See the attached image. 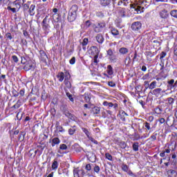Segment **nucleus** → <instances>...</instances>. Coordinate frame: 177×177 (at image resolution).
<instances>
[{
    "label": "nucleus",
    "instance_id": "51",
    "mask_svg": "<svg viewBox=\"0 0 177 177\" xmlns=\"http://www.w3.org/2000/svg\"><path fill=\"white\" fill-rule=\"evenodd\" d=\"M12 93L15 97H17V96H19V92H17L16 90H12Z\"/></svg>",
    "mask_w": 177,
    "mask_h": 177
},
{
    "label": "nucleus",
    "instance_id": "52",
    "mask_svg": "<svg viewBox=\"0 0 177 177\" xmlns=\"http://www.w3.org/2000/svg\"><path fill=\"white\" fill-rule=\"evenodd\" d=\"M70 64H75V57H73L70 61H69Z\"/></svg>",
    "mask_w": 177,
    "mask_h": 177
},
{
    "label": "nucleus",
    "instance_id": "46",
    "mask_svg": "<svg viewBox=\"0 0 177 177\" xmlns=\"http://www.w3.org/2000/svg\"><path fill=\"white\" fill-rule=\"evenodd\" d=\"M6 38H8V39H10V41H12V39H13V37H12V34L10 32H7L6 34Z\"/></svg>",
    "mask_w": 177,
    "mask_h": 177
},
{
    "label": "nucleus",
    "instance_id": "13",
    "mask_svg": "<svg viewBox=\"0 0 177 177\" xmlns=\"http://www.w3.org/2000/svg\"><path fill=\"white\" fill-rule=\"evenodd\" d=\"M129 53V49L127 48L122 47L119 49V53H120V55H128Z\"/></svg>",
    "mask_w": 177,
    "mask_h": 177
},
{
    "label": "nucleus",
    "instance_id": "54",
    "mask_svg": "<svg viewBox=\"0 0 177 177\" xmlns=\"http://www.w3.org/2000/svg\"><path fill=\"white\" fill-rule=\"evenodd\" d=\"M108 85L112 88H114V86H115V83H114L113 81H111L108 82Z\"/></svg>",
    "mask_w": 177,
    "mask_h": 177
},
{
    "label": "nucleus",
    "instance_id": "6",
    "mask_svg": "<svg viewBox=\"0 0 177 177\" xmlns=\"http://www.w3.org/2000/svg\"><path fill=\"white\" fill-rule=\"evenodd\" d=\"M106 28L105 22H97V24L93 26V28L95 32H102V30H104Z\"/></svg>",
    "mask_w": 177,
    "mask_h": 177
},
{
    "label": "nucleus",
    "instance_id": "44",
    "mask_svg": "<svg viewBox=\"0 0 177 177\" xmlns=\"http://www.w3.org/2000/svg\"><path fill=\"white\" fill-rule=\"evenodd\" d=\"M145 55L147 56V57H153V56H154V54H153L151 51H147L145 52Z\"/></svg>",
    "mask_w": 177,
    "mask_h": 177
},
{
    "label": "nucleus",
    "instance_id": "48",
    "mask_svg": "<svg viewBox=\"0 0 177 177\" xmlns=\"http://www.w3.org/2000/svg\"><path fill=\"white\" fill-rule=\"evenodd\" d=\"M12 60H13V62H14L15 63H18V62H19V58L17 57V56H16V55H12Z\"/></svg>",
    "mask_w": 177,
    "mask_h": 177
},
{
    "label": "nucleus",
    "instance_id": "28",
    "mask_svg": "<svg viewBox=\"0 0 177 177\" xmlns=\"http://www.w3.org/2000/svg\"><path fill=\"white\" fill-rule=\"evenodd\" d=\"M82 130L84 132V133H85V135L87 136V138L91 136V132H89V130H88V129L82 127Z\"/></svg>",
    "mask_w": 177,
    "mask_h": 177
},
{
    "label": "nucleus",
    "instance_id": "7",
    "mask_svg": "<svg viewBox=\"0 0 177 177\" xmlns=\"http://www.w3.org/2000/svg\"><path fill=\"white\" fill-rule=\"evenodd\" d=\"M167 86L170 89V91H174L177 88V80L175 82V80L171 79L167 82Z\"/></svg>",
    "mask_w": 177,
    "mask_h": 177
},
{
    "label": "nucleus",
    "instance_id": "20",
    "mask_svg": "<svg viewBox=\"0 0 177 177\" xmlns=\"http://www.w3.org/2000/svg\"><path fill=\"white\" fill-rule=\"evenodd\" d=\"M161 91H162V89L158 88H156L153 91V95H155V96H160V94L161 93Z\"/></svg>",
    "mask_w": 177,
    "mask_h": 177
},
{
    "label": "nucleus",
    "instance_id": "43",
    "mask_svg": "<svg viewBox=\"0 0 177 177\" xmlns=\"http://www.w3.org/2000/svg\"><path fill=\"white\" fill-rule=\"evenodd\" d=\"M105 157H106V158H107V160H109V161L113 160V156H111V154H110L109 153H105Z\"/></svg>",
    "mask_w": 177,
    "mask_h": 177
},
{
    "label": "nucleus",
    "instance_id": "55",
    "mask_svg": "<svg viewBox=\"0 0 177 177\" xmlns=\"http://www.w3.org/2000/svg\"><path fill=\"white\" fill-rule=\"evenodd\" d=\"M85 169H86V171H91V169H92V166H91V164H87L86 165Z\"/></svg>",
    "mask_w": 177,
    "mask_h": 177
},
{
    "label": "nucleus",
    "instance_id": "49",
    "mask_svg": "<svg viewBox=\"0 0 177 177\" xmlns=\"http://www.w3.org/2000/svg\"><path fill=\"white\" fill-rule=\"evenodd\" d=\"M122 169L124 171V172H128V165H123L122 166Z\"/></svg>",
    "mask_w": 177,
    "mask_h": 177
},
{
    "label": "nucleus",
    "instance_id": "61",
    "mask_svg": "<svg viewBox=\"0 0 177 177\" xmlns=\"http://www.w3.org/2000/svg\"><path fill=\"white\" fill-rule=\"evenodd\" d=\"M160 124H164L165 122V119L164 118H161L159 119Z\"/></svg>",
    "mask_w": 177,
    "mask_h": 177
},
{
    "label": "nucleus",
    "instance_id": "8",
    "mask_svg": "<svg viewBox=\"0 0 177 177\" xmlns=\"http://www.w3.org/2000/svg\"><path fill=\"white\" fill-rule=\"evenodd\" d=\"M140 28H142V23L140 21H136L131 24V29L133 31H139Z\"/></svg>",
    "mask_w": 177,
    "mask_h": 177
},
{
    "label": "nucleus",
    "instance_id": "2",
    "mask_svg": "<svg viewBox=\"0 0 177 177\" xmlns=\"http://www.w3.org/2000/svg\"><path fill=\"white\" fill-rule=\"evenodd\" d=\"M147 1L146 0H135L134 3L131 4V8L136 10V12H142V9H145Z\"/></svg>",
    "mask_w": 177,
    "mask_h": 177
},
{
    "label": "nucleus",
    "instance_id": "29",
    "mask_svg": "<svg viewBox=\"0 0 177 177\" xmlns=\"http://www.w3.org/2000/svg\"><path fill=\"white\" fill-rule=\"evenodd\" d=\"M24 136H26V133L23 131L21 132L19 135V140L23 142V140H24Z\"/></svg>",
    "mask_w": 177,
    "mask_h": 177
},
{
    "label": "nucleus",
    "instance_id": "25",
    "mask_svg": "<svg viewBox=\"0 0 177 177\" xmlns=\"http://www.w3.org/2000/svg\"><path fill=\"white\" fill-rule=\"evenodd\" d=\"M92 111L94 115L100 114V108H99L97 106H95L94 108H93Z\"/></svg>",
    "mask_w": 177,
    "mask_h": 177
},
{
    "label": "nucleus",
    "instance_id": "32",
    "mask_svg": "<svg viewBox=\"0 0 177 177\" xmlns=\"http://www.w3.org/2000/svg\"><path fill=\"white\" fill-rule=\"evenodd\" d=\"M95 15L97 17H100V19H103V17H104V14L102 11L96 12Z\"/></svg>",
    "mask_w": 177,
    "mask_h": 177
},
{
    "label": "nucleus",
    "instance_id": "31",
    "mask_svg": "<svg viewBox=\"0 0 177 177\" xmlns=\"http://www.w3.org/2000/svg\"><path fill=\"white\" fill-rule=\"evenodd\" d=\"M124 64L126 66H129V64H131V57L128 56L125 58Z\"/></svg>",
    "mask_w": 177,
    "mask_h": 177
},
{
    "label": "nucleus",
    "instance_id": "38",
    "mask_svg": "<svg viewBox=\"0 0 177 177\" xmlns=\"http://www.w3.org/2000/svg\"><path fill=\"white\" fill-rule=\"evenodd\" d=\"M119 146L121 149H125L127 147V143L124 141H121L119 142Z\"/></svg>",
    "mask_w": 177,
    "mask_h": 177
},
{
    "label": "nucleus",
    "instance_id": "53",
    "mask_svg": "<svg viewBox=\"0 0 177 177\" xmlns=\"http://www.w3.org/2000/svg\"><path fill=\"white\" fill-rule=\"evenodd\" d=\"M94 171L96 172V174H99V172L100 171V167H99V166L96 165L94 167Z\"/></svg>",
    "mask_w": 177,
    "mask_h": 177
},
{
    "label": "nucleus",
    "instance_id": "23",
    "mask_svg": "<svg viewBox=\"0 0 177 177\" xmlns=\"http://www.w3.org/2000/svg\"><path fill=\"white\" fill-rule=\"evenodd\" d=\"M166 102H167V104H169V106H172L174 103H175V99L170 97L166 100Z\"/></svg>",
    "mask_w": 177,
    "mask_h": 177
},
{
    "label": "nucleus",
    "instance_id": "60",
    "mask_svg": "<svg viewBox=\"0 0 177 177\" xmlns=\"http://www.w3.org/2000/svg\"><path fill=\"white\" fill-rule=\"evenodd\" d=\"M107 55L109 56H113V50L111 49H109L107 50Z\"/></svg>",
    "mask_w": 177,
    "mask_h": 177
},
{
    "label": "nucleus",
    "instance_id": "50",
    "mask_svg": "<svg viewBox=\"0 0 177 177\" xmlns=\"http://www.w3.org/2000/svg\"><path fill=\"white\" fill-rule=\"evenodd\" d=\"M120 12V16L122 17H125V9L122 8Z\"/></svg>",
    "mask_w": 177,
    "mask_h": 177
},
{
    "label": "nucleus",
    "instance_id": "56",
    "mask_svg": "<svg viewBox=\"0 0 177 177\" xmlns=\"http://www.w3.org/2000/svg\"><path fill=\"white\" fill-rule=\"evenodd\" d=\"M5 80H6V75H0V81L1 82L5 81Z\"/></svg>",
    "mask_w": 177,
    "mask_h": 177
},
{
    "label": "nucleus",
    "instance_id": "35",
    "mask_svg": "<svg viewBox=\"0 0 177 177\" xmlns=\"http://www.w3.org/2000/svg\"><path fill=\"white\" fill-rule=\"evenodd\" d=\"M66 96L68 97L69 100H71V102H74V98L73 97V95L70 94V93L68 91H65Z\"/></svg>",
    "mask_w": 177,
    "mask_h": 177
},
{
    "label": "nucleus",
    "instance_id": "16",
    "mask_svg": "<svg viewBox=\"0 0 177 177\" xmlns=\"http://www.w3.org/2000/svg\"><path fill=\"white\" fill-rule=\"evenodd\" d=\"M96 40L98 42V44H102V42L104 41V37H103L102 34H98L96 37Z\"/></svg>",
    "mask_w": 177,
    "mask_h": 177
},
{
    "label": "nucleus",
    "instance_id": "47",
    "mask_svg": "<svg viewBox=\"0 0 177 177\" xmlns=\"http://www.w3.org/2000/svg\"><path fill=\"white\" fill-rule=\"evenodd\" d=\"M88 139H89L91 140V142H92L93 143H94L95 145H97V140H95L93 138H92L91 136H89L88 138Z\"/></svg>",
    "mask_w": 177,
    "mask_h": 177
},
{
    "label": "nucleus",
    "instance_id": "27",
    "mask_svg": "<svg viewBox=\"0 0 177 177\" xmlns=\"http://www.w3.org/2000/svg\"><path fill=\"white\" fill-rule=\"evenodd\" d=\"M160 62H161V63H162V64H164V57H165L166 56H167V53H165V52H162L161 53H160Z\"/></svg>",
    "mask_w": 177,
    "mask_h": 177
},
{
    "label": "nucleus",
    "instance_id": "22",
    "mask_svg": "<svg viewBox=\"0 0 177 177\" xmlns=\"http://www.w3.org/2000/svg\"><path fill=\"white\" fill-rule=\"evenodd\" d=\"M58 167H59V162H57V160H54L52 164V167H51L53 171H56V169H57Z\"/></svg>",
    "mask_w": 177,
    "mask_h": 177
},
{
    "label": "nucleus",
    "instance_id": "9",
    "mask_svg": "<svg viewBox=\"0 0 177 177\" xmlns=\"http://www.w3.org/2000/svg\"><path fill=\"white\" fill-rule=\"evenodd\" d=\"M49 143H51L52 147H55L57 145H60V139H59L57 137H55L52 140H50Z\"/></svg>",
    "mask_w": 177,
    "mask_h": 177
},
{
    "label": "nucleus",
    "instance_id": "4",
    "mask_svg": "<svg viewBox=\"0 0 177 177\" xmlns=\"http://www.w3.org/2000/svg\"><path fill=\"white\" fill-rule=\"evenodd\" d=\"M90 52L91 56H94L93 64L95 66H97V63H99V60H97V58L99 57V53L100 50H99V48L97 47L93 46L91 47Z\"/></svg>",
    "mask_w": 177,
    "mask_h": 177
},
{
    "label": "nucleus",
    "instance_id": "41",
    "mask_svg": "<svg viewBox=\"0 0 177 177\" xmlns=\"http://www.w3.org/2000/svg\"><path fill=\"white\" fill-rule=\"evenodd\" d=\"M144 125H145V129H147V131H150V129H151V127H150V123L146 122L144 123Z\"/></svg>",
    "mask_w": 177,
    "mask_h": 177
},
{
    "label": "nucleus",
    "instance_id": "40",
    "mask_svg": "<svg viewBox=\"0 0 177 177\" xmlns=\"http://www.w3.org/2000/svg\"><path fill=\"white\" fill-rule=\"evenodd\" d=\"M127 2H128V0H120L118 3V5L119 6H121V5H122V3H124V6H127Z\"/></svg>",
    "mask_w": 177,
    "mask_h": 177
},
{
    "label": "nucleus",
    "instance_id": "63",
    "mask_svg": "<svg viewBox=\"0 0 177 177\" xmlns=\"http://www.w3.org/2000/svg\"><path fill=\"white\" fill-rule=\"evenodd\" d=\"M20 96H24V89H21L19 91Z\"/></svg>",
    "mask_w": 177,
    "mask_h": 177
},
{
    "label": "nucleus",
    "instance_id": "10",
    "mask_svg": "<svg viewBox=\"0 0 177 177\" xmlns=\"http://www.w3.org/2000/svg\"><path fill=\"white\" fill-rule=\"evenodd\" d=\"M64 77H66V74L63 72H59L57 75V78L59 82H63V81H64Z\"/></svg>",
    "mask_w": 177,
    "mask_h": 177
},
{
    "label": "nucleus",
    "instance_id": "37",
    "mask_svg": "<svg viewBox=\"0 0 177 177\" xmlns=\"http://www.w3.org/2000/svg\"><path fill=\"white\" fill-rule=\"evenodd\" d=\"M111 32L112 35H118V34H120V32H118V30L115 28H112L111 30Z\"/></svg>",
    "mask_w": 177,
    "mask_h": 177
},
{
    "label": "nucleus",
    "instance_id": "45",
    "mask_svg": "<svg viewBox=\"0 0 177 177\" xmlns=\"http://www.w3.org/2000/svg\"><path fill=\"white\" fill-rule=\"evenodd\" d=\"M88 38H84V39H83V41H82V45L83 46H86V45H88Z\"/></svg>",
    "mask_w": 177,
    "mask_h": 177
},
{
    "label": "nucleus",
    "instance_id": "30",
    "mask_svg": "<svg viewBox=\"0 0 177 177\" xmlns=\"http://www.w3.org/2000/svg\"><path fill=\"white\" fill-rule=\"evenodd\" d=\"M60 150H67V145L65 144H62L59 145V150H58V153H62Z\"/></svg>",
    "mask_w": 177,
    "mask_h": 177
},
{
    "label": "nucleus",
    "instance_id": "14",
    "mask_svg": "<svg viewBox=\"0 0 177 177\" xmlns=\"http://www.w3.org/2000/svg\"><path fill=\"white\" fill-rule=\"evenodd\" d=\"M24 70H34L35 68V66L32 63H28L24 67Z\"/></svg>",
    "mask_w": 177,
    "mask_h": 177
},
{
    "label": "nucleus",
    "instance_id": "26",
    "mask_svg": "<svg viewBox=\"0 0 177 177\" xmlns=\"http://www.w3.org/2000/svg\"><path fill=\"white\" fill-rule=\"evenodd\" d=\"M76 131H77L76 127L73 126L72 128L68 129V133L69 135H74Z\"/></svg>",
    "mask_w": 177,
    "mask_h": 177
},
{
    "label": "nucleus",
    "instance_id": "3",
    "mask_svg": "<svg viewBox=\"0 0 177 177\" xmlns=\"http://www.w3.org/2000/svg\"><path fill=\"white\" fill-rule=\"evenodd\" d=\"M49 23H50V19L49 18V15H46L41 22L42 29L45 34H49L50 30Z\"/></svg>",
    "mask_w": 177,
    "mask_h": 177
},
{
    "label": "nucleus",
    "instance_id": "39",
    "mask_svg": "<svg viewBox=\"0 0 177 177\" xmlns=\"http://www.w3.org/2000/svg\"><path fill=\"white\" fill-rule=\"evenodd\" d=\"M171 16L177 19V10H173L170 12Z\"/></svg>",
    "mask_w": 177,
    "mask_h": 177
},
{
    "label": "nucleus",
    "instance_id": "17",
    "mask_svg": "<svg viewBox=\"0 0 177 177\" xmlns=\"http://www.w3.org/2000/svg\"><path fill=\"white\" fill-rule=\"evenodd\" d=\"M111 3V0H100V5L102 6H109Z\"/></svg>",
    "mask_w": 177,
    "mask_h": 177
},
{
    "label": "nucleus",
    "instance_id": "21",
    "mask_svg": "<svg viewBox=\"0 0 177 177\" xmlns=\"http://www.w3.org/2000/svg\"><path fill=\"white\" fill-rule=\"evenodd\" d=\"M106 71L109 75H113V74H114L111 65H108Z\"/></svg>",
    "mask_w": 177,
    "mask_h": 177
},
{
    "label": "nucleus",
    "instance_id": "57",
    "mask_svg": "<svg viewBox=\"0 0 177 177\" xmlns=\"http://www.w3.org/2000/svg\"><path fill=\"white\" fill-rule=\"evenodd\" d=\"M137 58H138V53L135 52L134 56H133V63H134V62H136Z\"/></svg>",
    "mask_w": 177,
    "mask_h": 177
},
{
    "label": "nucleus",
    "instance_id": "24",
    "mask_svg": "<svg viewBox=\"0 0 177 177\" xmlns=\"http://www.w3.org/2000/svg\"><path fill=\"white\" fill-rule=\"evenodd\" d=\"M133 150L134 151H139V142H136L133 144Z\"/></svg>",
    "mask_w": 177,
    "mask_h": 177
},
{
    "label": "nucleus",
    "instance_id": "59",
    "mask_svg": "<svg viewBox=\"0 0 177 177\" xmlns=\"http://www.w3.org/2000/svg\"><path fill=\"white\" fill-rule=\"evenodd\" d=\"M21 44L23 46H27V40H26V39H21Z\"/></svg>",
    "mask_w": 177,
    "mask_h": 177
},
{
    "label": "nucleus",
    "instance_id": "58",
    "mask_svg": "<svg viewBox=\"0 0 177 177\" xmlns=\"http://www.w3.org/2000/svg\"><path fill=\"white\" fill-rule=\"evenodd\" d=\"M8 10H11L13 13H16V8H11V7H8Z\"/></svg>",
    "mask_w": 177,
    "mask_h": 177
},
{
    "label": "nucleus",
    "instance_id": "18",
    "mask_svg": "<svg viewBox=\"0 0 177 177\" xmlns=\"http://www.w3.org/2000/svg\"><path fill=\"white\" fill-rule=\"evenodd\" d=\"M35 5L32 4L29 8V13L30 16H34L35 15Z\"/></svg>",
    "mask_w": 177,
    "mask_h": 177
},
{
    "label": "nucleus",
    "instance_id": "42",
    "mask_svg": "<svg viewBox=\"0 0 177 177\" xmlns=\"http://www.w3.org/2000/svg\"><path fill=\"white\" fill-rule=\"evenodd\" d=\"M64 115L66 117H68V118H70L71 120H73V114L70 113L68 111H65Z\"/></svg>",
    "mask_w": 177,
    "mask_h": 177
},
{
    "label": "nucleus",
    "instance_id": "5",
    "mask_svg": "<svg viewBox=\"0 0 177 177\" xmlns=\"http://www.w3.org/2000/svg\"><path fill=\"white\" fill-rule=\"evenodd\" d=\"M71 75H70V73L65 72V79L64 81V84L65 85L64 91L65 92L68 91V89H71Z\"/></svg>",
    "mask_w": 177,
    "mask_h": 177
},
{
    "label": "nucleus",
    "instance_id": "19",
    "mask_svg": "<svg viewBox=\"0 0 177 177\" xmlns=\"http://www.w3.org/2000/svg\"><path fill=\"white\" fill-rule=\"evenodd\" d=\"M120 119L122 121H126L125 117H128V113H127L125 111H122V113L120 115Z\"/></svg>",
    "mask_w": 177,
    "mask_h": 177
},
{
    "label": "nucleus",
    "instance_id": "64",
    "mask_svg": "<svg viewBox=\"0 0 177 177\" xmlns=\"http://www.w3.org/2000/svg\"><path fill=\"white\" fill-rule=\"evenodd\" d=\"M174 55L177 56V44L174 47Z\"/></svg>",
    "mask_w": 177,
    "mask_h": 177
},
{
    "label": "nucleus",
    "instance_id": "33",
    "mask_svg": "<svg viewBox=\"0 0 177 177\" xmlns=\"http://www.w3.org/2000/svg\"><path fill=\"white\" fill-rule=\"evenodd\" d=\"M156 85H157V82L153 81L149 84V89H154V88H156Z\"/></svg>",
    "mask_w": 177,
    "mask_h": 177
},
{
    "label": "nucleus",
    "instance_id": "11",
    "mask_svg": "<svg viewBox=\"0 0 177 177\" xmlns=\"http://www.w3.org/2000/svg\"><path fill=\"white\" fill-rule=\"evenodd\" d=\"M167 174L168 176H169V177H176L177 176V171L174 169H169L167 171Z\"/></svg>",
    "mask_w": 177,
    "mask_h": 177
},
{
    "label": "nucleus",
    "instance_id": "15",
    "mask_svg": "<svg viewBox=\"0 0 177 177\" xmlns=\"http://www.w3.org/2000/svg\"><path fill=\"white\" fill-rule=\"evenodd\" d=\"M160 16L162 19H167L168 17V11L167 10H162L160 12Z\"/></svg>",
    "mask_w": 177,
    "mask_h": 177
},
{
    "label": "nucleus",
    "instance_id": "62",
    "mask_svg": "<svg viewBox=\"0 0 177 177\" xmlns=\"http://www.w3.org/2000/svg\"><path fill=\"white\" fill-rule=\"evenodd\" d=\"M29 8H30V6H28V4L25 3V4L24 5V10H28V9H29Z\"/></svg>",
    "mask_w": 177,
    "mask_h": 177
},
{
    "label": "nucleus",
    "instance_id": "12",
    "mask_svg": "<svg viewBox=\"0 0 177 177\" xmlns=\"http://www.w3.org/2000/svg\"><path fill=\"white\" fill-rule=\"evenodd\" d=\"M53 21H55V23H59V21H60L61 20L60 15L57 13H54L53 15Z\"/></svg>",
    "mask_w": 177,
    "mask_h": 177
},
{
    "label": "nucleus",
    "instance_id": "1",
    "mask_svg": "<svg viewBox=\"0 0 177 177\" xmlns=\"http://www.w3.org/2000/svg\"><path fill=\"white\" fill-rule=\"evenodd\" d=\"M77 12H78V6L73 5L71 6L68 14V21H70V23H72V21H75V19H77Z\"/></svg>",
    "mask_w": 177,
    "mask_h": 177
},
{
    "label": "nucleus",
    "instance_id": "36",
    "mask_svg": "<svg viewBox=\"0 0 177 177\" xmlns=\"http://www.w3.org/2000/svg\"><path fill=\"white\" fill-rule=\"evenodd\" d=\"M84 100L86 103H89L91 102V96L88 94H84Z\"/></svg>",
    "mask_w": 177,
    "mask_h": 177
},
{
    "label": "nucleus",
    "instance_id": "34",
    "mask_svg": "<svg viewBox=\"0 0 177 177\" xmlns=\"http://www.w3.org/2000/svg\"><path fill=\"white\" fill-rule=\"evenodd\" d=\"M73 176L80 177V170L78 169H73Z\"/></svg>",
    "mask_w": 177,
    "mask_h": 177
}]
</instances>
